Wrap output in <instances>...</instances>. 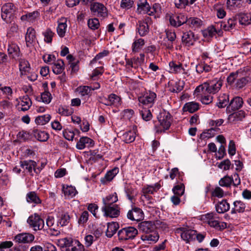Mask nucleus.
Instances as JSON below:
<instances>
[{
	"label": "nucleus",
	"mask_w": 251,
	"mask_h": 251,
	"mask_svg": "<svg viewBox=\"0 0 251 251\" xmlns=\"http://www.w3.org/2000/svg\"><path fill=\"white\" fill-rule=\"evenodd\" d=\"M26 199L28 202L34 203L36 204H40L42 202L38 196L34 191L28 193L26 196Z\"/></svg>",
	"instance_id": "nucleus-32"
},
{
	"label": "nucleus",
	"mask_w": 251,
	"mask_h": 251,
	"mask_svg": "<svg viewBox=\"0 0 251 251\" xmlns=\"http://www.w3.org/2000/svg\"><path fill=\"white\" fill-rule=\"evenodd\" d=\"M249 78L248 77L242 76L237 79L235 83V87L237 89H241L244 87L249 82Z\"/></svg>",
	"instance_id": "nucleus-52"
},
{
	"label": "nucleus",
	"mask_w": 251,
	"mask_h": 251,
	"mask_svg": "<svg viewBox=\"0 0 251 251\" xmlns=\"http://www.w3.org/2000/svg\"><path fill=\"white\" fill-rule=\"evenodd\" d=\"M199 109V104L198 103L192 101L185 103L183 107V110L185 112L193 113Z\"/></svg>",
	"instance_id": "nucleus-34"
},
{
	"label": "nucleus",
	"mask_w": 251,
	"mask_h": 251,
	"mask_svg": "<svg viewBox=\"0 0 251 251\" xmlns=\"http://www.w3.org/2000/svg\"><path fill=\"white\" fill-rule=\"evenodd\" d=\"M33 132L34 136L39 141L45 142L49 138V134L44 131L34 129Z\"/></svg>",
	"instance_id": "nucleus-33"
},
{
	"label": "nucleus",
	"mask_w": 251,
	"mask_h": 251,
	"mask_svg": "<svg viewBox=\"0 0 251 251\" xmlns=\"http://www.w3.org/2000/svg\"><path fill=\"white\" fill-rule=\"evenodd\" d=\"M137 29L141 36H144L149 32V26L144 21H139L137 24Z\"/></svg>",
	"instance_id": "nucleus-25"
},
{
	"label": "nucleus",
	"mask_w": 251,
	"mask_h": 251,
	"mask_svg": "<svg viewBox=\"0 0 251 251\" xmlns=\"http://www.w3.org/2000/svg\"><path fill=\"white\" fill-rule=\"evenodd\" d=\"M34 239V236L28 233H20L15 237V240L19 243H29L32 242Z\"/></svg>",
	"instance_id": "nucleus-17"
},
{
	"label": "nucleus",
	"mask_w": 251,
	"mask_h": 251,
	"mask_svg": "<svg viewBox=\"0 0 251 251\" xmlns=\"http://www.w3.org/2000/svg\"><path fill=\"white\" fill-rule=\"evenodd\" d=\"M196 40L194 33L192 31L190 30L183 33L182 36V42L186 46H193Z\"/></svg>",
	"instance_id": "nucleus-20"
},
{
	"label": "nucleus",
	"mask_w": 251,
	"mask_h": 251,
	"mask_svg": "<svg viewBox=\"0 0 251 251\" xmlns=\"http://www.w3.org/2000/svg\"><path fill=\"white\" fill-rule=\"evenodd\" d=\"M212 68L208 65L204 63H200L196 66V71L199 74L203 72L207 73L211 70Z\"/></svg>",
	"instance_id": "nucleus-47"
},
{
	"label": "nucleus",
	"mask_w": 251,
	"mask_h": 251,
	"mask_svg": "<svg viewBox=\"0 0 251 251\" xmlns=\"http://www.w3.org/2000/svg\"><path fill=\"white\" fill-rule=\"evenodd\" d=\"M40 15L39 13L37 11H35L32 12L28 13L25 15L21 16V19L22 21H27L28 22L34 21Z\"/></svg>",
	"instance_id": "nucleus-39"
},
{
	"label": "nucleus",
	"mask_w": 251,
	"mask_h": 251,
	"mask_svg": "<svg viewBox=\"0 0 251 251\" xmlns=\"http://www.w3.org/2000/svg\"><path fill=\"white\" fill-rule=\"evenodd\" d=\"M143 119L146 121H150L152 118L151 110L146 108H143L140 112Z\"/></svg>",
	"instance_id": "nucleus-57"
},
{
	"label": "nucleus",
	"mask_w": 251,
	"mask_h": 251,
	"mask_svg": "<svg viewBox=\"0 0 251 251\" xmlns=\"http://www.w3.org/2000/svg\"><path fill=\"white\" fill-rule=\"evenodd\" d=\"M170 72L172 73H179L184 70L182 64L180 63H176L174 61L169 63Z\"/></svg>",
	"instance_id": "nucleus-40"
},
{
	"label": "nucleus",
	"mask_w": 251,
	"mask_h": 251,
	"mask_svg": "<svg viewBox=\"0 0 251 251\" xmlns=\"http://www.w3.org/2000/svg\"><path fill=\"white\" fill-rule=\"evenodd\" d=\"M119 228V224L117 222H111L107 224V228L105 232L107 237L111 238L116 232Z\"/></svg>",
	"instance_id": "nucleus-26"
},
{
	"label": "nucleus",
	"mask_w": 251,
	"mask_h": 251,
	"mask_svg": "<svg viewBox=\"0 0 251 251\" xmlns=\"http://www.w3.org/2000/svg\"><path fill=\"white\" fill-rule=\"evenodd\" d=\"M51 116L49 114L39 116L35 120L36 124L39 125H44L48 123L50 120Z\"/></svg>",
	"instance_id": "nucleus-46"
},
{
	"label": "nucleus",
	"mask_w": 251,
	"mask_h": 251,
	"mask_svg": "<svg viewBox=\"0 0 251 251\" xmlns=\"http://www.w3.org/2000/svg\"><path fill=\"white\" fill-rule=\"evenodd\" d=\"M177 230L181 231V237L186 243L195 241V230L187 229L185 227H180Z\"/></svg>",
	"instance_id": "nucleus-12"
},
{
	"label": "nucleus",
	"mask_w": 251,
	"mask_h": 251,
	"mask_svg": "<svg viewBox=\"0 0 251 251\" xmlns=\"http://www.w3.org/2000/svg\"><path fill=\"white\" fill-rule=\"evenodd\" d=\"M118 201V196L116 193L110 194L102 199L103 206L114 205Z\"/></svg>",
	"instance_id": "nucleus-30"
},
{
	"label": "nucleus",
	"mask_w": 251,
	"mask_h": 251,
	"mask_svg": "<svg viewBox=\"0 0 251 251\" xmlns=\"http://www.w3.org/2000/svg\"><path fill=\"white\" fill-rule=\"evenodd\" d=\"M249 70L248 68H243L235 72L231 73L227 77V81L230 85H232L235 80L238 77V75L240 74V76H243L244 72H247Z\"/></svg>",
	"instance_id": "nucleus-24"
},
{
	"label": "nucleus",
	"mask_w": 251,
	"mask_h": 251,
	"mask_svg": "<svg viewBox=\"0 0 251 251\" xmlns=\"http://www.w3.org/2000/svg\"><path fill=\"white\" fill-rule=\"evenodd\" d=\"M219 130L218 127H212L206 131H203L200 136L202 139H208L213 137L215 135V132Z\"/></svg>",
	"instance_id": "nucleus-44"
},
{
	"label": "nucleus",
	"mask_w": 251,
	"mask_h": 251,
	"mask_svg": "<svg viewBox=\"0 0 251 251\" xmlns=\"http://www.w3.org/2000/svg\"><path fill=\"white\" fill-rule=\"evenodd\" d=\"M243 100L242 98L240 97H235L233 98L227 106L226 110L229 112H231L240 109L243 105Z\"/></svg>",
	"instance_id": "nucleus-14"
},
{
	"label": "nucleus",
	"mask_w": 251,
	"mask_h": 251,
	"mask_svg": "<svg viewBox=\"0 0 251 251\" xmlns=\"http://www.w3.org/2000/svg\"><path fill=\"white\" fill-rule=\"evenodd\" d=\"M137 234V229L133 226L124 227L118 232V239L120 241L133 239Z\"/></svg>",
	"instance_id": "nucleus-2"
},
{
	"label": "nucleus",
	"mask_w": 251,
	"mask_h": 251,
	"mask_svg": "<svg viewBox=\"0 0 251 251\" xmlns=\"http://www.w3.org/2000/svg\"><path fill=\"white\" fill-rule=\"evenodd\" d=\"M19 61V69L22 75H28L30 73L31 68L29 63L24 59L20 58Z\"/></svg>",
	"instance_id": "nucleus-22"
},
{
	"label": "nucleus",
	"mask_w": 251,
	"mask_h": 251,
	"mask_svg": "<svg viewBox=\"0 0 251 251\" xmlns=\"http://www.w3.org/2000/svg\"><path fill=\"white\" fill-rule=\"evenodd\" d=\"M67 25L66 23H60L57 27V32L60 37H63L65 35Z\"/></svg>",
	"instance_id": "nucleus-54"
},
{
	"label": "nucleus",
	"mask_w": 251,
	"mask_h": 251,
	"mask_svg": "<svg viewBox=\"0 0 251 251\" xmlns=\"http://www.w3.org/2000/svg\"><path fill=\"white\" fill-rule=\"evenodd\" d=\"M19 105H21V110L25 111L28 110L31 106L32 102L29 97L26 95L21 98Z\"/></svg>",
	"instance_id": "nucleus-36"
},
{
	"label": "nucleus",
	"mask_w": 251,
	"mask_h": 251,
	"mask_svg": "<svg viewBox=\"0 0 251 251\" xmlns=\"http://www.w3.org/2000/svg\"><path fill=\"white\" fill-rule=\"evenodd\" d=\"M126 193L128 199L131 202H132V200L136 195V191L134 189L132 188L131 186H128L126 188Z\"/></svg>",
	"instance_id": "nucleus-61"
},
{
	"label": "nucleus",
	"mask_w": 251,
	"mask_h": 251,
	"mask_svg": "<svg viewBox=\"0 0 251 251\" xmlns=\"http://www.w3.org/2000/svg\"><path fill=\"white\" fill-rule=\"evenodd\" d=\"M1 18L6 23L11 22L12 18L15 11V7L12 3H7L3 5L1 9Z\"/></svg>",
	"instance_id": "nucleus-5"
},
{
	"label": "nucleus",
	"mask_w": 251,
	"mask_h": 251,
	"mask_svg": "<svg viewBox=\"0 0 251 251\" xmlns=\"http://www.w3.org/2000/svg\"><path fill=\"white\" fill-rule=\"evenodd\" d=\"M233 181V178L229 177L227 176L222 178L219 181V185L222 187H229Z\"/></svg>",
	"instance_id": "nucleus-51"
},
{
	"label": "nucleus",
	"mask_w": 251,
	"mask_h": 251,
	"mask_svg": "<svg viewBox=\"0 0 251 251\" xmlns=\"http://www.w3.org/2000/svg\"><path fill=\"white\" fill-rule=\"evenodd\" d=\"M230 205L226 200H223L216 205V210L218 213H224L229 209Z\"/></svg>",
	"instance_id": "nucleus-31"
},
{
	"label": "nucleus",
	"mask_w": 251,
	"mask_h": 251,
	"mask_svg": "<svg viewBox=\"0 0 251 251\" xmlns=\"http://www.w3.org/2000/svg\"><path fill=\"white\" fill-rule=\"evenodd\" d=\"M25 40L27 47H30L33 46V44L36 40V31L34 28L30 27L27 29Z\"/></svg>",
	"instance_id": "nucleus-15"
},
{
	"label": "nucleus",
	"mask_w": 251,
	"mask_h": 251,
	"mask_svg": "<svg viewBox=\"0 0 251 251\" xmlns=\"http://www.w3.org/2000/svg\"><path fill=\"white\" fill-rule=\"evenodd\" d=\"M206 93H202L201 97V101L204 104H209L212 102L213 97L210 95H206Z\"/></svg>",
	"instance_id": "nucleus-63"
},
{
	"label": "nucleus",
	"mask_w": 251,
	"mask_h": 251,
	"mask_svg": "<svg viewBox=\"0 0 251 251\" xmlns=\"http://www.w3.org/2000/svg\"><path fill=\"white\" fill-rule=\"evenodd\" d=\"M241 25H248L251 23V15L250 14L241 13L235 17Z\"/></svg>",
	"instance_id": "nucleus-28"
},
{
	"label": "nucleus",
	"mask_w": 251,
	"mask_h": 251,
	"mask_svg": "<svg viewBox=\"0 0 251 251\" xmlns=\"http://www.w3.org/2000/svg\"><path fill=\"white\" fill-rule=\"evenodd\" d=\"M127 217L130 220L138 221L143 219L144 213L141 209L134 207L128 211Z\"/></svg>",
	"instance_id": "nucleus-13"
},
{
	"label": "nucleus",
	"mask_w": 251,
	"mask_h": 251,
	"mask_svg": "<svg viewBox=\"0 0 251 251\" xmlns=\"http://www.w3.org/2000/svg\"><path fill=\"white\" fill-rule=\"evenodd\" d=\"M246 115V114L244 111L239 110L230 114L228 117L227 120L230 123H235L236 122L242 121Z\"/></svg>",
	"instance_id": "nucleus-21"
},
{
	"label": "nucleus",
	"mask_w": 251,
	"mask_h": 251,
	"mask_svg": "<svg viewBox=\"0 0 251 251\" xmlns=\"http://www.w3.org/2000/svg\"><path fill=\"white\" fill-rule=\"evenodd\" d=\"M166 35L168 42H166L164 39L163 45L168 49H172L173 48V42L176 39V33L171 30H166Z\"/></svg>",
	"instance_id": "nucleus-19"
},
{
	"label": "nucleus",
	"mask_w": 251,
	"mask_h": 251,
	"mask_svg": "<svg viewBox=\"0 0 251 251\" xmlns=\"http://www.w3.org/2000/svg\"><path fill=\"white\" fill-rule=\"evenodd\" d=\"M234 207L232 209L231 214H235L237 212L243 213L245 209V204L241 201H236L233 203Z\"/></svg>",
	"instance_id": "nucleus-35"
},
{
	"label": "nucleus",
	"mask_w": 251,
	"mask_h": 251,
	"mask_svg": "<svg viewBox=\"0 0 251 251\" xmlns=\"http://www.w3.org/2000/svg\"><path fill=\"white\" fill-rule=\"evenodd\" d=\"M90 10L94 15L99 17L105 18L108 16L106 7L100 2H95L91 3Z\"/></svg>",
	"instance_id": "nucleus-3"
},
{
	"label": "nucleus",
	"mask_w": 251,
	"mask_h": 251,
	"mask_svg": "<svg viewBox=\"0 0 251 251\" xmlns=\"http://www.w3.org/2000/svg\"><path fill=\"white\" fill-rule=\"evenodd\" d=\"M70 221V217L68 213L62 214L59 218L58 224L61 226L68 225Z\"/></svg>",
	"instance_id": "nucleus-48"
},
{
	"label": "nucleus",
	"mask_w": 251,
	"mask_h": 251,
	"mask_svg": "<svg viewBox=\"0 0 251 251\" xmlns=\"http://www.w3.org/2000/svg\"><path fill=\"white\" fill-rule=\"evenodd\" d=\"M64 70V63L62 60H57V61L53 64L52 71L54 74H60L63 72Z\"/></svg>",
	"instance_id": "nucleus-37"
},
{
	"label": "nucleus",
	"mask_w": 251,
	"mask_h": 251,
	"mask_svg": "<svg viewBox=\"0 0 251 251\" xmlns=\"http://www.w3.org/2000/svg\"><path fill=\"white\" fill-rule=\"evenodd\" d=\"M156 98V95L155 93L149 91L143 97H139L138 100L140 103L144 105L147 106L149 108L152 106Z\"/></svg>",
	"instance_id": "nucleus-11"
},
{
	"label": "nucleus",
	"mask_w": 251,
	"mask_h": 251,
	"mask_svg": "<svg viewBox=\"0 0 251 251\" xmlns=\"http://www.w3.org/2000/svg\"><path fill=\"white\" fill-rule=\"evenodd\" d=\"M125 61L126 66L127 68L131 67L136 69L144 63L145 54L140 53L139 57L135 56L130 59L126 58Z\"/></svg>",
	"instance_id": "nucleus-9"
},
{
	"label": "nucleus",
	"mask_w": 251,
	"mask_h": 251,
	"mask_svg": "<svg viewBox=\"0 0 251 251\" xmlns=\"http://www.w3.org/2000/svg\"><path fill=\"white\" fill-rule=\"evenodd\" d=\"M20 163L21 167L24 168L25 170H27L32 176H33V171L37 175L41 171V169L36 168L37 163L34 160H28L21 161Z\"/></svg>",
	"instance_id": "nucleus-6"
},
{
	"label": "nucleus",
	"mask_w": 251,
	"mask_h": 251,
	"mask_svg": "<svg viewBox=\"0 0 251 251\" xmlns=\"http://www.w3.org/2000/svg\"><path fill=\"white\" fill-rule=\"evenodd\" d=\"M44 36V41L47 43H50L52 42V39L54 35V33L53 32L50 28H48L47 30L43 32Z\"/></svg>",
	"instance_id": "nucleus-58"
},
{
	"label": "nucleus",
	"mask_w": 251,
	"mask_h": 251,
	"mask_svg": "<svg viewBox=\"0 0 251 251\" xmlns=\"http://www.w3.org/2000/svg\"><path fill=\"white\" fill-rule=\"evenodd\" d=\"M54 218L52 216H48L46 219V225L48 227L50 228V230L53 229L54 231H55V234L51 233L52 235H57L60 232L58 231H57L54 229V228H52L51 227L54 226Z\"/></svg>",
	"instance_id": "nucleus-60"
},
{
	"label": "nucleus",
	"mask_w": 251,
	"mask_h": 251,
	"mask_svg": "<svg viewBox=\"0 0 251 251\" xmlns=\"http://www.w3.org/2000/svg\"><path fill=\"white\" fill-rule=\"evenodd\" d=\"M73 240L71 238H63L58 240V245L62 249L66 250L72 246Z\"/></svg>",
	"instance_id": "nucleus-43"
},
{
	"label": "nucleus",
	"mask_w": 251,
	"mask_h": 251,
	"mask_svg": "<svg viewBox=\"0 0 251 251\" xmlns=\"http://www.w3.org/2000/svg\"><path fill=\"white\" fill-rule=\"evenodd\" d=\"M158 120L160 126L163 128V131L168 130L171 125V114L165 110L161 112L158 117Z\"/></svg>",
	"instance_id": "nucleus-7"
},
{
	"label": "nucleus",
	"mask_w": 251,
	"mask_h": 251,
	"mask_svg": "<svg viewBox=\"0 0 251 251\" xmlns=\"http://www.w3.org/2000/svg\"><path fill=\"white\" fill-rule=\"evenodd\" d=\"M151 9V7L149 3L145 0L144 2H140L138 3V11L140 10V12L144 11V12L148 13Z\"/></svg>",
	"instance_id": "nucleus-59"
},
{
	"label": "nucleus",
	"mask_w": 251,
	"mask_h": 251,
	"mask_svg": "<svg viewBox=\"0 0 251 251\" xmlns=\"http://www.w3.org/2000/svg\"><path fill=\"white\" fill-rule=\"evenodd\" d=\"M27 222L35 231L42 230L45 226L44 220L37 213L30 216Z\"/></svg>",
	"instance_id": "nucleus-4"
},
{
	"label": "nucleus",
	"mask_w": 251,
	"mask_h": 251,
	"mask_svg": "<svg viewBox=\"0 0 251 251\" xmlns=\"http://www.w3.org/2000/svg\"><path fill=\"white\" fill-rule=\"evenodd\" d=\"M217 105L219 108H224L229 105V96L226 94H223L220 96Z\"/></svg>",
	"instance_id": "nucleus-38"
},
{
	"label": "nucleus",
	"mask_w": 251,
	"mask_h": 251,
	"mask_svg": "<svg viewBox=\"0 0 251 251\" xmlns=\"http://www.w3.org/2000/svg\"><path fill=\"white\" fill-rule=\"evenodd\" d=\"M187 17L183 14H178L170 16L169 21L170 25L175 27H177L187 23Z\"/></svg>",
	"instance_id": "nucleus-10"
},
{
	"label": "nucleus",
	"mask_w": 251,
	"mask_h": 251,
	"mask_svg": "<svg viewBox=\"0 0 251 251\" xmlns=\"http://www.w3.org/2000/svg\"><path fill=\"white\" fill-rule=\"evenodd\" d=\"M86 144H88V146H93L94 145V141L92 139L87 137H81L76 144V148L79 150H82L85 148Z\"/></svg>",
	"instance_id": "nucleus-27"
},
{
	"label": "nucleus",
	"mask_w": 251,
	"mask_h": 251,
	"mask_svg": "<svg viewBox=\"0 0 251 251\" xmlns=\"http://www.w3.org/2000/svg\"><path fill=\"white\" fill-rule=\"evenodd\" d=\"M120 208L118 205L115 204L111 205L102 206L101 210L106 217L110 218H117L120 213Z\"/></svg>",
	"instance_id": "nucleus-8"
},
{
	"label": "nucleus",
	"mask_w": 251,
	"mask_h": 251,
	"mask_svg": "<svg viewBox=\"0 0 251 251\" xmlns=\"http://www.w3.org/2000/svg\"><path fill=\"white\" fill-rule=\"evenodd\" d=\"M237 23L235 17H232L229 18L227 22H221L217 23V27L220 28L224 29L226 31H229L235 27Z\"/></svg>",
	"instance_id": "nucleus-16"
},
{
	"label": "nucleus",
	"mask_w": 251,
	"mask_h": 251,
	"mask_svg": "<svg viewBox=\"0 0 251 251\" xmlns=\"http://www.w3.org/2000/svg\"><path fill=\"white\" fill-rule=\"evenodd\" d=\"M62 191L66 196L71 198L75 197L77 193L75 187L72 186H67V187H65L64 185H63Z\"/></svg>",
	"instance_id": "nucleus-42"
},
{
	"label": "nucleus",
	"mask_w": 251,
	"mask_h": 251,
	"mask_svg": "<svg viewBox=\"0 0 251 251\" xmlns=\"http://www.w3.org/2000/svg\"><path fill=\"white\" fill-rule=\"evenodd\" d=\"M76 92L81 97L87 96L88 98L92 95V91L89 86H79L76 89Z\"/></svg>",
	"instance_id": "nucleus-29"
},
{
	"label": "nucleus",
	"mask_w": 251,
	"mask_h": 251,
	"mask_svg": "<svg viewBox=\"0 0 251 251\" xmlns=\"http://www.w3.org/2000/svg\"><path fill=\"white\" fill-rule=\"evenodd\" d=\"M140 231L145 233L146 234L150 233L154 230V223L151 221H143L138 225Z\"/></svg>",
	"instance_id": "nucleus-18"
},
{
	"label": "nucleus",
	"mask_w": 251,
	"mask_h": 251,
	"mask_svg": "<svg viewBox=\"0 0 251 251\" xmlns=\"http://www.w3.org/2000/svg\"><path fill=\"white\" fill-rule=\"evenodd\" d=\"M89 27L92 30L98 29L100 26V22L97 18L90 19L87 23Z\"/></svg>",
	"instance_id": "nucleus-56"
},
{
	"label": "nucleus",
	"mask_w": 251,
	"mask_h": 251,
	"mask_svg": "<svg viewBox=\"0 0 251 251\" xmlns=\"http://www.w3.org/2000/svg\"><path fill=\"white\" fill-rule=\"evenodd\" d=\"M173 191L175 195L178 196H182L184 193V186L183 184L177 185L173 189Z\"/></svg>",
	"instance_id": "nucleus-62"
},
{
	"label": "nucleus",
	"mask_w": 251,
	"mask_h": 251,
	"mask_svg": "<svg viewBox=\"0 0 251 251\" xmlns=\"http://www.w3.org/2000/svg\"><path fill=\"white\" fill-rule=\"evenodd\" d=\"M216 28H217V24L215 25L208 27L207 29L203 31L202 34L203 36L205 37H213V36L215 35L216 33H218L220 32V30H219V31H218L216 30Z\"/></svg>",
	"instance_id": "nucleus-41"
},
{
	"label": "nucleus",
	"mask_w": 251,
	"mask_h": 251,
	"mask_svg": "<svg viewBox=\"0 0 251 251\" xmlns=\"http://www.w3.org/2000/svg\"><path fill=\"white\" fill-rule=\"evenodd\" d=\"M145 45L144 39L140 38L135 40L132 45V51L133 52H137L139 50Z\"/></svg>",
	"instance_id": "nucleus-49"
},
{
	"label": "nucleus",
	"mask_w": 251,
	"mask_h": 251,
	"mask_svg": "<svg viewBox=\"0 0 251 251\" xmlns=\"http://www.w3.org/2000/svg\"><path fill=\"white\" fill-rule=\"evenodd\" d=\"M222 85V81L219 78H215L198 86L195 89V92L214 94L220 90Z\"/></svg>",
	"instance_id": "nucleus-1"
},
{
	"label": "nucleus",
	"mask_w": 251,
	"mask_h": 251,
	"mask_svg": "<svg viewBox=\"0 0 251 251\" xmlns=\"http://www.w3.org/2000/svg\"><path fill=\"white\" fill-rule=\"evenodd\" d=\"M208 224L211 226L218 230H223L226 227V223L222 222L220 223L218 221L213 220L208 222Z\"/></svg>",
	"instance_id": "nucleus-45"
},
{
	"label": "nucleus",
	"mask_w": 251,
	"mask_h": 251,
	"mask_svg": "<svg viewBox=\"0 0 251 251\" xmlns=\"http://www.w3.org/2000/svg\"><path fill=\"white\" fill-rule=\"evenodd\" d=\"M8 51L11 54L12 57L16 60H19L21 55L20 50L18 46L15 44L12 43L9 45L8 48Z\"/></svg>",
	"instance_id": "nucleus-23"
},
{
	"label": "nucleus",
	"mask_w": 251,
	"mask_h": 251,
	"mask_svg": "<svg viewBox=\"0 0 251 251\" xmlns=\"http://www.w3.org/2000/svg\"><path fill=\"white\" fill-rule=\"evenodd\" d=\"M123 138L126 143H130L135 140V133L134 131L129 130L124 134Z\"/></svg>",
	"instance_id": "nucleus-50"
},
{
	"label": "nucleus",
	"mask_w": 251,
	"mask_h": 251,
	"mask_svg": "<svg viewBox=\"0 0 251 251\" xmlns=\"http://www.w3.org/2000/svg\"><path fill=\"white\" fill-rule=\"evenodd\" d=\"M187 22L190 26L196 27L200 26L201 24V21L198 18H190L188 19Z\"/></svg>",
	"instance_id": "nucleus-64"
},
{
	"label": "nucleus",
	"mask_w": 251,
	"mask_h": 251,
	"mask_svg": "<svg viewBox=\"0 0 251 251\" xmlns=\"http://www.w3.org/2000/svg\"><path fill=\"white\" fill-rule=\"evenodd\" d=\"M144 237V240H145L156 242L157 241H158L159 236L158 234L154 230L153 231L151 232L150 233H148L145 235Z\"/></svg>",
	"instance_id": "nucleus-53"
},
{
	"label": "nucleus",
	"mask_w": 251,
	"mask_h": 251,
	"mask_svg": "<svg viewBox=\"0 0 251 251\" xmlns=\"http://www.w3.org/2000/svg\"><path fill=\"white\" fill-rule=\"evenodd\" d=\"M109 101L111 105L118 106L121 104V98L114 94H111L109 96Z\"/></svg>",
	"instance_id": "nucleus-55"
}]
</instances>
